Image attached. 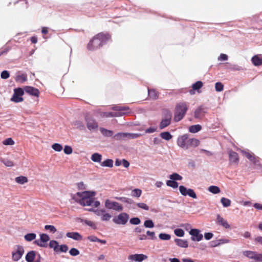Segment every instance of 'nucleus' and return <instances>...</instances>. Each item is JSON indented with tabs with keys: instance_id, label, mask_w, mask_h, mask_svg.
Listing matches in <instances>:
<instances>
[{
	"instance_id": "nucleus-1",
	"label": "nucleus",
	"mask_w": 262,
	"mask_h": 262,
	"mask_svg": "<svg viewBox=\"0 0 262 262\" xmlns=\"http://www.w3.org/2000/svg\"><path fill=\"white\" fill-rule=\"evenodd\" d=\"M96 193L94 191H85L78 192L72 195V199L83 206H93L98 207L100 203L98 201H94Z\"/></svg>"
},
{
	"instance_id": "nucleus-2",
	"label": "nucleus",
	"mask_w": 262,
	"mask_h": 262,
	"mask_svg": "<svg viewBox=\"0 0 262 262\" xmlns=\"http://www.w3.org/2000/svg\"><path fill=\"white\" fill-rule=\"evenodd\" d=\"M110 39V35L107 33H100L94 36L88 44L89 50L94 51L101 47Z\"/></svg>"
},
{
	"instance_id": "nucleus-3",
	"label": "nucleus",
	"mask_w": 262,
	"mask_h": 262,
	"mask_svg": "<svg viewBox=\"0 0 262 262\" xmlns=\"http://www.w3.org/2000/svg\"><path fill=\"white\" fill-rule=\"evenodd\" d=\"M188 109L187 105L185 102H181L176 105L174 120L176 121H180L185 116Z\"/></svg>"
},
{
	"instance_id": "nucleus-4",
	"label": "nucleus",
	"mask_w": 262,
	"mask_h": 262,
	"mask_svg": "<svg viewBox=\"0 0 262 262\" xmlns=\"http://www.w3.org/2000/svg\"><path fill=\"white\" fill-rule=\"evenodd\" d=\"M90 211H93L98 216L100 217L101 221L108 222L112 217V215L104 208H100L97 209H91Z\"/></svg>"
},
{
	"instance_id": "nucleus-5",
	"label": "nucleus",
	"mask_w": 262,
	"mask_h": 262,
	"mask_svg": "<svg viewBox=\"0 0 262 262\" xmlns=\"http://www.w3.org/2000/svg\"><path fill=\"white\" fill-rule=\"evenodd\" d=\"M241 151L244 156L255 165V168L260 169L262 171V166L259 163V159L257 157H255L252 152L247 149L241 150Z\"/></svg>"
},
{
	"instance_id": "nucleus-6",
	"label": "nucleus",
	"mask_w": 262,
	"mask_h": 262,
	"mask_svg": "<svg viewBox=\"0 0 262 262\" xmlns=\"http://www.w3.org/2000/svg\"><path fill=\"white\" fill-rule=\"evenodd\" d=\"M241 151L244 156L255 165V168L260 169L262 171V166L259 163V159L257 157H255L252 152L247 149L241 150Z\"/></svg>"
},
{
	"instance_id": "nucleus-7",
	"label": "nucleus",
	"mask_w": 262,
	"mask_h": 262,
	"mask_svg": "<svg viewBox=\"0 0 262 262\" xmlns=\"http://www.w3.org/2000/svg\"><path fill=\"white\" fill-rule=\"evenodd\" d=\"M104 206L106 208L115 211L120 212L122 211L123 208L122 205L117 202L106 199L104 202Z\"/></svg>"
},
{
	"instance_id": "nucleus-8",
	"label": "nucleus",
	"mask_w": 262,
	"mask_h": 262,
	"mask_svg": "<svg viewBox=\"0 0 262 262\" xmlns=\"http://www.w3.org/2000/svg\"><path fill=\"white\" fill-rule=\"evenodd\" d=\"M129 219V215L126 212H121L115 216L113 219V222L119 225H125L128 221Z\"/></svg>"
},
{
	"instance_id": "nucleus-9",
	"label": "nucleus",
	"mask_w": 262,
	"mask_h": 262,
	"mask_svg": "<svg viewBox=\"0 0 262 262\" xmlns=\"http://www.w3.org/2000/svg\"><path fill=\"white\" fill-rule=\"evenodd\" d=\"M24 94V91L22 88H18L14 89V93L10 99V100L15 103H19L24 101L23 97Z\"/></svg>"
},
{
	"instance_id": "nucleus-10",
	"label": "nucleus",
	"mask_w": 262,
	"mask_h": 262,
	"mask_svg": "<svg viewBox=\"0 0 262 262\" xmlns=\"http://www.w3.org/2000/svg\"><path fill=\"white\" fill-rule=\"evenodd\" d=\"M244 255L253 260L254 262H262V252L258 253L253 251H246L244 252Z\"/></svg>"
},
{
	"instance_id": "nucleus-11",
	"label": "nucleus",
	"mask_w": 262,
	"mask_h": 262,
	"mask_svg": "<svg viewBox=\"0 0 262 262\" xmlns=\"http://www.w3.org/2000/svg\"><path fill=\"white\" fill-rule=\"evenodd\" d=\"M189 138L187 134L179 136L177 139V145L180 147L187 149L189 148Z\"/></svg>"
},
{
	"instance_id": "nucleus-12",
	"label": "nucleus",
	"mask_w": 262,
	"mask_h": 262,
	"mask_svg": "<svg viewBox=\"0 0 262 262\" xmlns=\"http://www.w3.org/2000/svg\"><path fill=\"white\" fill-rule=\"evenodd\" d=\"M25 250L23 246L17 245L12 253V260L15 261L19 260L23 255Z\"/></svg>"
},
{
	"instance_id": "nucleus-13",
	"label": "nucleus",
	"mask_w": 262,
	"mask_h": 262,
	"mask_svg": "<svg viewBox=\"0 0 262 262\" xmlns=\"http://www.w3.org/2000/svg\"><path fill=\"white\" fill-rule=\"evenodd\" d=\"M189 234L191 235V239L194 242H200L202 240L203 235L201 233V231L198 229L193 228L189 231Z\"/></svg>"
},
{
	"instance_id": "nucleus-14",
	"label": "nucleus",
	"mask_w": 262,
	"mask_h": 262,
	"mask_svg": "<svg viewBox=\"0 0 262 262\" xmlns=\"http://www.w3.org/2000/svg\"><path fill=\"white\" fill-rule=\"evenodd\" d=\"M147 258V256L144 254H130L128 256V259L130 262H142Z\"/></svg>"
},
{
	"instance_id": "nucleus-15",
	"label": "nucleus",
	"mask_w": 262,
	"mask_h": 262,
	"mask_svg": "<svg viewBox=\"0 0 262 262\" xmlns=\"http://www.w3.org/2000/svg\"><path fill=\"white\" fill-rule=\"evenodd\" d=\"M49 241V236L47 234L42 233L40 234V239L36 240L35 243L41 247H47V242Z\"/></svg>"
},
{
	"instance_id": "nucleus-16",
	"label": "nucleus",
	"mask_w": 262,
	"mask_h": 262,
	"mask_svg": "<svg viewBox=\"0 0 262 262\" xmlns=\"http://www.w3.org/2000/svg\"><path fill=\"white\" fill-rule=\"evenodd\" d=\"M216 223L218 225L225 229H229L231 228L230 225L228 223L227 221L219 214L216 216Z\"/></svg>"
},
{
	"instance_id": "nucleus-17",
	"label": "nucleus",
	"mask_w": 262,
	"mask_h": 262,
	"mask_svg": "<svg viewBox=\"0 0 262 262\" xmlns=\"http://www.w3.org/2000/svg\"><path fill=\"white\" fill-rule=\"evenodd\" d=\"M203 83L201 81H198L192 85V89L189 92L190 95H194L196 92L198 93H201L200 89L203 87Z\"/></svg>"
},
{
	"instance_id": "nucleus-18",
	"label": "nucleus",
	"mask_w": 262,
	"mask_h": 262,
	"mask_svg": "<svg viewBox=\"0 0 262 262\" xmlns=\"http://www.w3.org/2000/svg\"><path fill=\"white\" fill-rule=\"evenodd\" d=\"M171 114L170 113H168L166 118L162 120L159 125V127L161 129L164 128L169 125L171 122Z\"/></svg>"
},
{
	"instance_id": "nucleus-19",
	"label": "nucleus",
	"mask_w": 262,
	"mask_h": 262,
	"mask_svg": "<svg viewBox=\"0 0 262 262\" xmlns=\"http://www.w3.org/2000/svg\"><path fill=\"white\" fill-rule=\"evenodd\" d=\"M24 91H25L29 95L38 97L39 94V92L37 89L34 88L32 86H26L24 87L23 89Z\"/></svg>"
},
{
	"instance_id": "nucleus-20",
	"label": "nucleus",
	"mask_w": 262,
	"mask_h": 262,
	"mask_svg": "<svg viewBox=\"0 0 262 262\" xmlns=\"http://www.w3.org/2000/svg\"><path fill=\"white\" fill-rule=\"evenodd\" d=\"M206 112L204 108L199 107L196 108L194 113V116L195 118L201 119L206 114Z\"/></svg>"
},
{
	"instance_id": "nucleus-21",
	"label": "nucleus",
	"mask_w": 262,
	"mask_h": 262,
	"mask_svg": "<svg viewBox=\"0 0 262 262\" xmlns=\"http://www.w3.org/2000/svg\"><path fill=\"white\" fill-rule=\"evenodd\" d=\"M251 61L254 66H260L262 65V55L260 54L254 56L252 59Z\"/></svg>"
},
{
	"instance_id": "nucleus-22",
	"label": "nucleus",
	"mask_w": 262,
	"mask_h": 262,
	"mask_svg": "<svg viewBox=\"0 0 262 262\" xmlns=\"http://www.w3.org/2000/svg\"><path fill=\"white\" fill-rule=\"evenodd\" d=\"M66 236L76 241H80L82 239V236L79 233L76 232H68Z\"/></svg>"
},
{
	"instance_id": "nucleus-23",
	"label": "nucleus",
	"mask_w": 262,
	"mask_h": 262,
	"mask_svg": "<svg viewBox=\"0 0 262 262\" xmlns=\"http://www.w3.org/2000/svg\"><path fill=\"white\" fill-rule=\"evenodd\" d=\"M114 110L117 111L118 114H120V116L125 115L128 113V110H129L128 107L126 106H115L114 107Z\"/></svg>"
},
{
	"instance_id": "nucleus-24",
	"label": "nucleus",
	"mask_w": 262,
	"mask_h": 262,
	"mask_svg": "<svg viewBox=\"0 0 262 262\" xmlns=\"http://www.w3.org/2000/svg\"><path fill=\"white\" fill-rule=\"evenodd\" d=\"M174 242L176 245L180 247L186 248L188 247V243L186 240L180 238H176L174 239Z\"/></svg>"
},
{
	"instance_id": "nucleus-25",
	"label": "nucleus",
	"mask_w": 262,
	"mask_h": 262,
	"mask_svg": "<svg viewBox=\"0 0 262 262\" xmlns=\"http://www.w3.org/2000/svg\"><path fill=\"white\" fill-rule=\"evenodd\" d=\"M91 159L94 162L101 164L102 156L99 153L96 152L91 155Z\"/></svg>"
},
{
	"instance_id": "nucleus-26",
	"label": "nucleus",
	"mask_w": 262,
	"mask_h": 262,
	"mask_svg": "<svg viewBox=\"0 0 262 262\" xmlns=\"http://www.w3.org/2000/svg\"><path fill=\"white\" fill-rule=\"evenodd\" d=\"M229 160L231 163L237 164L238 162V157L237 154L234 151H230Z\"/></svg>"
},
{
	"instance_id": "nucleus-27",
	"label": "nucleus",
	"mask_w": 262,
	"mask_h": 262,
	"mask_svg": "<svg viewBox=\"0 0 262 262\" xmlns=\"http://www.w3.org/2000/svg\"><path fill=\"white\" fill-rule=\"evenodd\" d=\"M87 127L90 130H95L97 128L98 124L95 120L90 119L87 121Z\"/></svg>"
},
{
	"instance_id": "nucleus-28",
	"label": "nucleus",
	"mask_w": 262,
	"mask_h": 262,
	"mask_svg": "<svg viewBox=\"0 0 262 262\" xmlns=\"http://www.w3.org/2000/svg\"><path fill=\"white\" fill-rule=\"evenodd\" d=\"M36 252L34 251L29 252L26 255V260L27 262H33Z\"/></svg>"
},
{
	"instance_id": "nucleus-29",
	"label": "nucleus",
	"mask_w": 262,
	"mask_h": 262,
	"mask_svg": "<svg viewBox=\"0 0 262 262\" xmlns=\"http://www.w3.org/2000/svg\"><path fill=\"white\" fill-rule=\"evenodd\" d=\"M0 161L7 167H13L14 166V162L8 158H1Z\"/></svg>"
},
{
	"instance_id": "nucleus-30",
	"label": "nucleus",
	"mask_w": 262,
	"mask_h": 262,
	"mask_svg": "<svg viewBox=\"0 0 262 262\" xmlns=\"http://www.w3.org/2000/svg\"><path fill=\"white\" fill-rule=\"evenodd\" d=\"M59 246L58 243L56 241L52 240L49 243L50 248L53 249L55 252L58 253Z\"/></svg>"
},
{
	"instance_id": "nucleus-31",
	"label": "nucleus",
	"mask_w": 262,
	"mask_h": 262,
	"mask_svg": "<svg viewBox=\"0 0 262 262\" xmlns=\"http://www.w3.org/2000/svg\"><path fill=\"white\" fill-rule=\"evenodd\" d=\"M81 223L83 224L86 225L94 229H97V226L95 223L93 221L89 220H82Z\"/></svg>"
},
{
	"instance_id": "nucleus-32",
	"label": "nucleus",
	"mask_w": 262,
	"mask_h": 262,
	"mask_svg": "<svg viewBox=\"0 0 262 262\" xmlns=\"http://www.w3.org/2000/svg\"><path fill=\"white\" fill-rule=\"evenodd\" d=\"M15 182L19 184H24L28 182V180L27 177L24 176L17 177L15 179Z\"/></svg>"
},
{
	"instance_id": "nucleus-33",
	"label": "nucleus",
	"mask_w": 262,
	"mask_h": 262,
	"mask_svg": "<svg viewBox=\"0 0 262 262\" xmlns=\"http://www.w3.org/2000/svg\"><path fill=\"white\" fill-rule=\"evenodd\" d=\"M160 136L163 139L166 140V141H169L170 139H171L172 138V135L170 134V133H169L168 132H164L161 133L160 134Z\"/></svg>"
},
{
	"instance_id": "nucleus-34",
	"label": "nucleus",
	"mask_w": 262,
	"mask_h": 262,
	"mask_svg": "<svg viewBox=\"0 0 262 262\" xmlns=\"http://www.w3.org/2000/svg\"><path fill=\"white\" fill-rule=\"evenodd\" d=\"M202 128V127L200 125L197 124V125H193L192 126H190L189 127V131L190 133H196L198 132H199Z\"/></svg>"
},
{
	"instance_id": "nucleus-35",
	"label": "nucleus",
	"mask_w": 262,
	"mask_h": 262,
	"mask_svg": "<svg viewBox=\"0 0 262 262\" xmlns=\"http://www.w3.org/2000/svg\"><path fill=\"white\" fill-rule=\"evenodd\" d=\"M200 144V141L194 138H189V148L191 147H195Z\"/></svg>"
},
{
	"instance_id": "nucleus-36",
	"label": "nucleus",
	"mask_w": 262,
	"mask_h": 262,
	"mask_svg": "<svg viewBox=\"0 0 262 262\" xmlns=\"http://www.w3.org/2000/svg\"><path fill=\"white\" fill-rule=\"evenodd\" d=\"M142 190L139 188H135L131 192V195L135 198H139L142 194Z\"/></svg>"
},
{
	"instance_id": "nucleus-37",
	"label": "nucleus",
	"mask_w": 262,
	"mask_h": 262,
	"mask_svg": "<svg viewBox=\"0 0 262 262\" xmlns=\"http://www.w3.org/2000/svg\"><path fill=\"white\" fill-rule=\"evenodd\" d=\"M208 190L213 194H217L221 192L220 188L216 186H209L208 188Z\"/></svg>"
},
{
	"instance_id": "nucleus-38",
	"label": "nucleus",
	"mask_w": 262,
	"mask_h": 262,
	"mask_svg": "<svg viewBox=\"0 0 262 262\" xmlns=\"http://www.w3.org/2000/svg\"><path fill=\"white\" fill-rule=\"evenodd\" d=\"M36 235L33 233H28L24 236L25 239L27 242H31L36 238Z\"/></svg>"
},
{
	"instance_id": "nucleus-39",
	"label": "nucleus",
	"mask_w": 262,
	"mask_h": 262,
	"mask_svg": "<svg viewBox=\"0 0 262 262\" xmlns=\"http://www.w3.org/2000/svg\"><path fill=\"white\" fill-rule=\"evenodd\" d=\"M100 165L103 167H112L113 166V161L111 159H107L101 162Z\"/></svg>"
},
{
	"instance_id": "nucleus-40",
	"label": "nucleus",
	"mask_w": 262,
	"mask_h": 262,
	"mask_svg": "<svg viewBox=\"0 0 262 262\" xmlns=\"http://www.w3.org/2000/svg\"><path fill=\"white\" fill-rule=\"evenodd\" d=\"M169 178L170 180L174 181H181L183 179L182 177L177 173H173L170 174L169 176Z\"/></svg>"
},
{
	"instance_id": "nucleus-41",
	"label": "nucleus",
	"mask_w": 262,
	"mask_h": 262,
	"mask_svg": "<svg viewBox=\"0 0 262 262\" xmlns=\"http://www.w3.org/2000/svg\"><path fill=\"white\" fill-rule=\"evenodd\" d=\"M2 143L3 145L6 146H12L14 145L15 142L11 138H8L4 140Z\"/></svg>"
},
{
	"instance_id": "nucleus-42",
	"label": "nucleus",
	"mask_w": 262,
	"mask_h": 262,
	"mask_svg": "<svg viewBox=\"0 0 262 262\" xmlns=\"http://www.w3.org/2000/svg\"><path fill=\"white\" fill-rule=\"evenodd\" d=\"M27 75L26 74H23L17 76L15 78V80L16 81L18 82L23 83L24 82L27 80Z\"/></svg>"
},
{
	"instance_id": "nucleus-43",
	"label": "nucleus",
	"mask_w": 262,
	"mask_h": 262,
	"mask_svg": "<svg viewBox=\"0 0 262 262\" xmlns=\"http://www.w3.org/2000/svg\"><path fill=\"white\" fill-rule=\"evenodd\" d=\"M173 232L174 234L180 237H183L185 235L184 231L180 228H176L174 230Z\"/></svg>"
},
{
	"instance_id": "nucleus-44",
	"label": "nucleus",
	"mask_w": 262,
	"mask_h": 262,
	"mask_svg": "<svg viewBox=\"0 0 262 262\" xmlns=\"http://www.w3.org/2000/svg\"><path fill=\"white\" fill-rule=\"evenodd\" d=\"M166 185L167 186L170 187L172 188H177L178 187V183L174 181L169 180L166 181Z\"/></svg>"
},
{
	"instance_id": "nucleus-45",
	"label": "nucleus",
	"mask_w": 262,
	"mask_h": 262,
	"mask_svg": "<svg viewBox=\"0 0 262 262\" xmlns=\"http://www.w3.org/2000/svg\"><path fill=\"white\" fill-rule=\"evenodd\" d=\"M221 202L224 207H228L231 205V201L226 198H222Z\"/></svg>"
},
{
	"instance_id": "nucleus-46",
	"label": "nucleus",
	"mask_w": 262,
	"mask_h": 262,
	"mask_svg": "<svg viewBox=\"0 0 262 262\" xmlns=\"http://www.w3.org/2000/svg\"><path fill=\"white\" fill-rule=\"evenodd\" d=\"M149 96L154 99H156L158 97V94L155 90H148Z\"/></svg>"
},
{
	"instance_id": "nucleus-47",
	"label": "nucleus",
	"mask_w": 262,
	"mask_h": 262,
	"mask_svg": "<svg viewBox=\"0 0 262 262\" xmlns=\"http://www.w3.org/2000/svg\"><path fill=\"white\" fill-rule=\"evenodd\" d=\"M52 148L55 151L60 152L63 149L62 146L59 143H54L52 145Z\"/></svg>"
},
{
	"instance_id": "nucleus-48",
	"label": "nucleus",
	"mask_w": 262,
	"mask_h": 262,
	"mask_svg": "<svg viewBox=\"0 0 262 262\" xmlns=\"http://www.w3.org/2000/svg\"><path fill=\"white\" fill-rule=\"evenodd\" d=\"M144 226L145 228H152L154 227V223L152 220H147L144 222Z\"/></svg>"
},
{
	"instance_id": "nucleus-49",
	"label": "nucleus",
	"mask_w": 262,
	"mask_h": 262,
	"mask_svg": "<svg viewBox=\"0 0 262 262\" xmlns=\"http://www.w3.org/2000/svg\"><path fill=\"white\" fill-rule=\"evenodd\" d=\"M159 237L163 241H168L171 238V236L167 233H160L159 235Z\"/></svg>"
},
{
	"instance_id": "nucleus-50",
	"label": "nucleus",
	"mask_w": 262,
	"mask_h": 262,
	"mask_svg": "<svg viewBox=\"0 0 262 262\" xmlns=\"http://www.w3.org/2000/svg\"><path fill=\"white\" fill-rule=\"evenodd\" d=\"M45 229L46 230L49 231L50 232H51L52 233H54L57 231L56 228L53 225H45Z\"/></svg>"
},
{
	"instance_id": "nucleus-51",
	"label": "nucleus",
	"mask_w": 262,
	"mask_h": 262,
	"mask_svg": "<svg viewBox=\"0 0 262 262\" xmlns=\"http://www.w3.org/2000/svg\"><path fill=\"white\" fill-rule=\"evenodd\" d=\"M73 124L78 128L83 129L84 128V125L83 122L80 120H76L74 122Z\"/></svg>"
},
{
	"instance_id": "nucleus-52",
	"label": "nucleus",
	"mask_w": 262,
	"mask_h": 262,
	"mask_svg": "<svg viewBox=\"0 0 262 262\" xmlns=\"http://www.w3.org/2000/svg\"><path fill=\"white\" fill-rule=\"evenodd\" d=\"M217 243L214 245L213 246L216 247L222 244H228L230 243V240L227 238H222L220 239L217 241Z\"/></svg>"
},
{
	"instance_id": "nucleus-53",
	"label": "nucleus",
	"mask_w": 262,
	"mask_h": 262,
	"mask_svg": "<svg viewBox=\"0 0 262 262\" xmlns=\"http://www.w3.org/2000/svg\"><path fill=\"white\" fill-rule=\"evenodd\" d=\"M100 131L103 135L106 136L110 137L113 135V132L111 130H107L103 128H101Z\"/></svg>"
},
{
	"instance_id": "nucleus-54",
	"label": "nucleus",
	"mask_w": 262,
	"mask_h": 262,
	"mask_svg": "<svg viewBox=\"0 0 262 262\" xmlns=\"http://www.w3.org/2000/svg\"><path fill=\"white\" fill-rule=\"evenodd\" d=\"M215 89L217 92H222L224 89V85L221 82H216L215 84Z\"/></svg>"
},
{
	"instance_id": "nucleus-55",
	"label": "nucleus",
	"mask_w": 262,
	"mask_h": 262,
	"mask_svg": "<svg viewBox=\"0 0 262 262\" xmlns=\"http://www.w3.org/2000/svg\"><path fill=\"white\" fill-rule=\"evenodd\" d=\"M188 189L186 187L184 186H180L179 187V190L182 195L186 196L187 195Z\"/></svg>"
},
{
	"instance_id": "nucleus-56",
	"label": "nucleus",
	"mask_w": 262,
	"mask_h": 262,
	"mask_svg": "<svg viewBox=\"0 0 262 262\" xmlns=\"http://www.w3.org/2000/svg\"><path fill=\"white\" fill-rule=\"evenodd\" d=\"M115 137L117 139H121L123 138H127V133H120L115 135Z\"/></svg>"
},
{
	"instance_id": "nucleus-57",
	"label": "nucleus",
	"mask_w": 262,
	"mask_h": 262,
	"mask_svg": "<svg viewBox=\"0 0 262 262\" xmlns=\"http://www.w3.org/2000/svg\"><path fill=\"white\" fill-rule=\"evenodd\" d=\"M120 114H118L117 112L114 113L112 112H105L103 114V116L106 117H119Z\"/></svg>"
},
{
	"instance_id": "nucleus-58",
	"label": "nucleus",
	"mask_w": 262,
	"mask_h": 262,
	"mask_svg": "<svg viewBox=\"0 0 262 262\" xmlns=\"http://www.w3.org/2000/svg\"><path fill=\"white\" fill-rule=\"evenodd\" d=\"M63 151L65 154L70 155L73 152L72 148L69 145H66L63 148Z\"/></svg>"
},
{
	"instance_id": "nucleus-59",
	"label": "nucleus",
	"mask_w": 262,
	"mask_h": 262,
	"mask_svg": "<svg viewBox=\"0 0 262 262\" xmlns=\"http://www.w3.org/2000/svg\"><path fill=\"white\" fill-rule=\"evenodd\" d=\"M129 222L131 224L135 225H139L141 223V221L138 217L132 218Z\"/></svg>"
},
{
	"instance_id": "nucleus-60",
	"label": "nucleus",
	"mask_w": 262,
	"mask_h": 262,
	"mask_svg": "<svg viewBox=\"0 0 262 262\" xmlns=\"http://www.w3.org/2000/svg\"><path fill=\"white\" fill-rule=\"evenodd\" d=\"M68 250V247L66 245H59L58 252H66Z\"/></svg>"
},
{
	"instance_id": "nucleus-61",
	"label": "nucleus",
	"mask_w": 262,
	"mask_h": 262,
	"mask_svg": "<svg viewBox=\"0 0 262 262\" xmlns=\"http://www.w3.org/2000/svg\"><path fill=\"white\" fill-rule=\"evenodd\" d=\"M228 59V56L227 55L225 54H221L218 57L217 60L220 61H226Z\"/></svg>"
},
{
	"instance_id": "nucleus-62",
	"label": "nucleus",
	"mask_w": 262,
	"mask_h": 262,
	"mask_svg": "<svg viewBox=\"0 0 262 262\" xmlns=\"http://www.w3.org/2000/svg\"><path fill=\"white\" fill-rule=\"evenodd\" d=\"M137 206L145 210H148L149 209L148 206L144 203H139L137 204Z\"/></svg>"
},
{
	"instance_id": "nucleus-63",
	"label": "nucleus",
	"mask_w": 262,
	"mask_h": 262,
	"mask_svg": "<svg viewBox=\"0 0 262 262\" xmlns=\"http://www.w3.org/2000/svg\"><path fill=\"white\" fill-rule=\"evenodd\" d=\"M69 253L71 255L75 256L79 254V251L77 249L73 248L70 250Z\"/></svg>"
},
{
	"instance_id": "nucleus-64",
	"label": "nucleus",
	"mask_w": 262,
	"mask_h": 262,
	"mask_svg": "<svg viewBox=\"0 0 262 262\" xmlns=\"http://www.w3.org/2000/svg\"><path fill=\"white\" fill-rule=\"evenodd\" d=\"M188 193H187V195L189 196L190 197H191L193 199H196V193H195V192L194 191V190L192 189H188Z\"/></svg>"
}]
</instances>
